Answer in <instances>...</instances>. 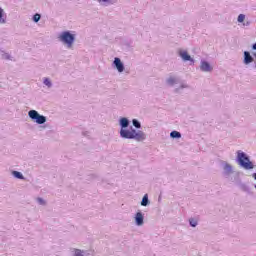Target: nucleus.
Segmentation results:
<instances>
[{
  "label": "nucleus",
  "instance_id": "f257e3e1",
  "mask_svg": "<svg viewBox=\"0 0 256 256\" xmlns=\"http://www.w3.org/2000/svg\"><path fill=\"white\" fill-rule=\"evenodd\" d=\"M120 136L123 137V139H135L136 141H145V133H143V131H136L133 128H131L130 130L121 129Z\"/></svg>",
  "mask_w": 256,
  "mask_h": 256
},
{
  "label": "nucleus",
  "instance_id": "f03ea898",
  "mask_svg": "<svg viewBox=\"0 0 256 256\" xmlns=\"http://www.w3.org/2000/svg\"><path fill=\"white\" fill-rule=\"evenodd\" d=\"M237 158L239 165L243 167L244 169H253V162L249 161V157L244 152L238 151L237 152Z\"/></svg>",
  "mask_w": 256,
  "mask_h": 256
},
{
  "label": "nucleus",
  "instance_id": "7ed1b4c3",
  "mask_svg": "<svg viewBox=\"0 0 256 256\" xmlns=\"http://www.w3.org/2000/svg\"><path fill=\"white\" fill-rule=\"evenodd\" d=\"M60 41L67 45L69 49L73 47V43L75 42V35L71 34L69 31L62 32L59 36Z\"/></svg>",
  "mask_w": 256,
  "mask_h": 256
},
{
  "label": "nucleus",
  "instance_id": "20e7f679",
  "mask_svg": "<svg viewBox=\"0 0 256 256\" xmlns=\"http://www.w3.org/2000/svg\"><path fill=\"white\" fill-rule=\"evenodd\" d=\"M28 115L30 119H32L33 121H36L38 125H43V123H46L47 121V118L43 115H40V113L37 112V110H30L28 112Z\"/></svg>",
  "mask_w": 256,
  "mask_h": 256
},
{
  "label": "nucleus",
  "instance_id": "39448f33",
  "mask_svg": "<svg viewBox=\"0 0 256 256\" xmlns=\"http://www.w3.org/2000/svg\"><path fill=\"white\" fill-rule=\"evenodd\" d=\"M114 65H115L117 71H119V73H123V71H125V66H123V62H121V59L115 58Z\"/></svg>",
  "mask_w": 256,
  "mask_h": 256
},
{
  "label": "nucleus",
  "instance_id": "423d86ee",
  "mask_svg": "<svg viewBox=\"0 0 256 256\" xmlns=\"http://www.w3.org/2000/svg\"><path fill=\"white\" fill-rule=\"evenodd\" d=\"M244 63L245 65H249V63H253V57L247 51L244 52Z\"/></svg>",
  "mask_w": 256,
  "mask_h": 256
},
{
  "label": "nucleus",
  "instance_id": "0eeeda50",
  "mask_svg": "<svg viewBox=\"0 0 256 256\" xmlns=\"http://www.w3.org/2000/svg\"><path fill=\"white\" fill-rule=\"evenodd\" d=\"M200 69L206 72L213 71V67H211V65L205 61L201 63Z\"/></svg>",
  "mask_w": 256,
  "mask_h": 256
},
{
  "label": "nucleus",
  "instance_id": "6e6552de",
  "mask_svg": "<svg viewBox=\"0 0 256 256\" xmlns=\"http://www.w3.org/2000/svg\"><path fill=\"white\" fill-rule=\"evenodd\" d=\"M135 219L137 225H143V214L141 212L136 213Z\"/></svg>",
  "mask_w": 256,
  "mask_h": 256
},
{
  "label": "nucleus",
  "instance_id": "1a4fd4ad",
  "mask_svg": "<svg viewBox=\"0 0 256 256\" xmlns=\"http://www.w3.org/2000/svg\"><path fill=\"white\" fill-rule=\"evenodd\" d=\"M180 57H182L184 61H191V56L187 53V51L180 52Z\"/></svg>",
  "mask_w": 256,
  "mask_h": 256
},
{
  "label": "nucleus",
  "instance_id": "9d476101",
  "mask_svg": "<svg viewBox=\"0 0 256 256\" xmlns=\"http://www.w3.org/2000/svg\"><path fill=\"white\" fill-rule=\"evenodd\" d=\"M120 125L123 129H125V127H129V120L127 118H122L120 120Z\"/></svg>",
  "mask_w": 256,
  "mask_h": 256
},
{
  "label": "nucleus",
  "instance_id": "9b49d317",
  "mask_svg": "<svg viewBox=\"0 0 256 256\" xmlns=\"http://www.w3.org/2000/svg\"><path fill=\"white\" fill-rule=\"evenodd\" d=\"M170 137H172V139H181V133L177 131H172L170 133Z\"/></svg>",
  "mask_w": 256,
  "mask_h": 256
},
{
  "label": "nucleus",
  "instance_id": "f8f14e48",
  "mask_svg": "<svg viewBox=\"0 0 256 256\" xmlns=\"http://www.w3.org/2000/svg\"><path fill=\"white\" fill-rule=\"evenodd\" d=\"M149 204V197L147 196V194L144 195L141 205L142 207H147V205Z\"/></svg>",
  "mask_w": 256,
  "mask_h": 256
},
{
  "label": "nucleus",
  "instance_id": "ddd939ff",
  "mask_svg": "<svg viewBox=\"0 0 256 256\" xmlns=\"http://www.w3.org/2000/svg\"><path fill=\"white\" fill-rule=\"evenodd\" d=\"M12 175H14L16 179H23V174H21V172L13 171Z\"/></svg>",
  "mask_w": 256,
  "mask_h": 256
},
{
  "label": "nucleus",
  "instance_id": "4468645a",
  "mask_svg": "<svg viewBox=\"0 0 256 256\" xmlns=\"http://www.w3.org/2000/svg\"><path fill=\"white\" fill-rule=\"evenodd\" d=\"M134 127H136V129H141V123H139V121H137L136 119H134L132 121Z\"/></svg>",
  "mask_w": 256,
  "mask_h": 256
},
{
  "label": "nucleus",
  "instance_id": "2eb2a0df",
  "mask_svg": "<svg viewBox=\"0 0 256 256\" xmlns=\"http://www.w3.org/2000/svg\"><path fill=\"white\" fill-rule=\"evenodd\" d=\"M40 19H41V15L40 14H35L34 17H33V21L35 23L39 22Z\"/></svg>",
  "mask_w": 256,
  "mask_h": 256
},
{
  "label": "nucleus",
  "instance_id": "dca6fc26",
  "mask_svg": "<svg viewBox=\"0 0 256 256\" xmlns=\"http://www.w3.org/2000/svg\"><path fill=\"white\" fill-rule=\"evenodd\" d=\"M243 21H245V15L244 14H240L238 16V23H243Z\"/></svg>",
  "mask_w": 256,
  "mask_h": 256
},
{
  "label": "nucleus",
  "instance_id": "f3484780",
  "mask_svg": "<svg viewBox=\"0 0 256 256\" xmlns=\"http://www.w3.org/2000/svg\"><path fill=\"white\" fill-rule=\"evenodd\" d=\"M177 80L175 79V77H170L169 79H168V83H169V85H175V82H176Z\"/></svg>",
  "mask_w": 256,
  "mask_h": 256
},
{
  "label": "nucleus",
  "instance_id": "a211bd4d",
  "mask_svg": "<svg viewBox=\"0 0 256 256\" xmlns=\"http://www.w3.org/2000/svg\"><path fill=\"white\" fill-rule=\"evenodd\" d=\"M3 9L0 7V23H5V20L3 19Z\"/></svg>",
  "mask_w": 256,
  "mask_h": 256
},
{
  "label": "nucleus",
  "instance_id": "6ab92c4d",
  "mask_svg": "<svg viewBox=\"0 0 256 256\" xmlns=\"http://www.w3.org/2000/svg\"><path fill=\"white\" fill-rule=\"evenodd\" d=\"M190 225H191V227H197V220L191 218L190 219Z\"/></svg>",
  "mask_w": 256,
  "mask_h": 256
},
{
  "label": "nucleus",
  "instance_id": "aec40b11",
  "mask_svg": "<svg viewBox=\"0 0 256 256\" xmlns=\"http://www.w3.org/2000/svg\"><path fill=\"white\" fill-rule=\"evenodd\" d=\"M44 85H46L47 87H51V80H49L48 78H45Z\"/></svg>",
  "mask_w": 256,
  "mask_h": 256
},
{
  "label": "nucleus",
  "instance_id": "412c9836",
  "mask_svg": "<svg viewBox=\"0 0 256 256\" xmlns=\"http://www.w3.org/2000/svg\"><path fill=\"white\" fill-rule=\"evenodd\" d=\"M224 169H225L226 171H228V173H231V165L226 164V165L224 166Z\"/></svg>",
  "mask_w": 256,
  "mask_h": 256
},
{
  "label": "nucleus",
  "instance_id": "4be33fe9",
  "mask_svg": "<svg viewBox=\"0 0 256 256\" xmlns=\"http://www.w3.org/2000/svg\"><path fill=\"white\" fill-rule=\"evenodd\" d=\"M75 256H83V252L81 250H75Z\"/></svg>",
  "mask_w": 256,
  "mask_h": 256
},
{
  "label": "nucleus",
  "instance_id": "5701e85b",
  "mask_svg": "<svg viewBox=\"0 0 256 256\" xmlns=\"http://www.w3.org/2000/svg\"><path fill=\"white\" fill-rule=\"evenodd\" d=\"M38 201L41 205H45V201H43L41 198H38Z\"/></svg>",
  "mask_w": 256,
  "mask_h": 256
},
{
  "label": "nucleus",
  "instance_id": "b1692460",
  "mask_svg": "<svg viewBox=\"0 0 256 256\" xmlns=\"http://www.w3.org/2000/svg\"><path fill=\"white\" fill-rule=\"evenodd\" d=\"M252 49L256 51V43L252 46Z\"/></svg>",
  "mask_w": 256,
  "mask_h": 256
},
{
  "label": "nucleus",
  "instance_id": "393cba45",
  "mask_svg": "<svg viewBox=\"0 0 256 256\" xmlns=\"http://www.w3.org/2000/svg\"><path fill=\"white\" fill-rule=\"evenodd\" d=\"M246 25H249V22H247Z\"/></svg>",
  "mask_w": 256,
  "mask_h": 256
}]
</instances>
